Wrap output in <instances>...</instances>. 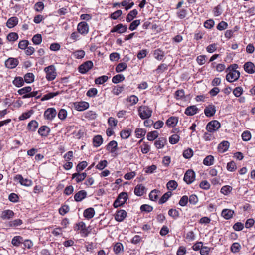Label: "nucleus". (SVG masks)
I'll list each match as a JSON object with an SVG mask.
<instances>
[{"instance_id": "obj_62", "label": "nucleus", "mask_w": 255, "mask_h": 255, "mask_svg": "<svg viewBox=\"0 0 255 255\" xmlns=\"http://www.w3.org/2000/svg\"><path fill=\"white\" fill-rule=\"evenodd\" d=\"M88 164L86 161H82L80 162L76 167L77 172H80L83 170L87 166Z\"/></svg>"}, {"instance_id": "obj_10", "label": "nucleus", "mask_w": 255, "mask_h": 255, "mask_svg": "<svg viewBox=\"0 0 255 255\" xmlns=\"http://www.w3.org/2000/svg\"><path fill=\"white\" fill-rule=\"evenodd\" d=\"M56 115L57 112L53 108L47 109L44 113L45 118L48 120H52L53 119L56 117Z\"/></svg>"}, {"instance_id": "obj_16", "label": "nucleus", "mask_w": 255, "mask_h": 255, "mask_svg": "<svg viewBox=\"0 0 255 255\" xmlns=\"http://www.w3.org/2000/svg\"><path fill=\"white\" fill-rule=\"evenodd\" d=\"M127 216V212L124 210H120L117 212L115 219L116 221L119 222H121L124 220V219Z\"/></svg>"}, {"instance_id": "obj_44", "label": "nucleus", "mask_w": 255, "mask_h": 255, "mask_svg": "<svg viewBox=\"0 0 255 255\" xmlns=\"http://www.w3.org/2000/svg\"><path fill=\"white\" fill-rule=\"evenodd\" d=\"M154 57L158 60H161L162 59L164 56V53L163 51L159 49H156L154 51Z\"/></svg>"}, {"instance_id": "obj_1", "label": "nucleus", "mask_w": 255, "mask_h": 255, "mask_svg": "<svg viewBox=\"0 0 255 255\" xmlns=\"http://www.w3.org/2000/svg\"><path fill=\"white\" fill-rule=\"evenodd\" d=\"M238 65L236 64L230 65L226 70L228 73L226 75V79L230 82H232L239 78V71L236 70Z\"/></svg>"}, {"instance_id": "obj_60", "label": "nucleus", "mask_w": 255, "mask_h": 255, "mask_svg": "<svg viewBox=\"0 0 255 255\" xmlns=\"http://www.w3.org/2000/svg\"><path fill=\"white\" fill-rule=\"evenodd\" d=\"M180 137L177 134H173L169 138V142L172 144L177 143L179 140Z\"/></svg>"}, {"instance_id": "obj_24", "label": "nucleus", "mask_w": 255, "mask_h": 255, "mask_svg": "<svg viewBox=\"0 0 255 255\" xmlns=\"http://www.w3.org/2000/svg\"><path fill=\"white\" fill-rule=\"evenodd\" d=\"M83 215L85 218L91 219L93 218L95 215V210L93 208H89L84 211Z\"/></svg>"}, {"instance_id": "obj_14", "label": "nucleus", "mask_w": 255, "mask_h": 255, "mask_svg": "<svg viewBox=\"0 0 255 255\" xmlns=\"http://www.w3.org/2000/svg\"><path fill=\"white\" fill-rule=\"evenodd\" d=\"M216 112L215 107L213 105H210L204 109V113L207 117L213 116Z\"/></svg>"}, {"instance_id": "obj_61", "label": "nucleus", "mask_w": 255, "mask_h": 255, "mask_svg": "<svg viewBox=\"0 0 255 255\" xmlns=\"http://www.w3.org/2000/svg\"><path fill=\"white\" fill-rule=\"evenodd\" d=\"M122 14V11L121 10H118L112 13L110 17L114 20L118 19Z\"/></svg>"}, {"instance_id": "obj_57", "label": "nucleus", "mask_w": 255, "mask_h": 255, "mask_svg": "<svg viewBox=\"0 0 255 255\" xmlns=\"http://www.w3.org/2000/svg\"><path fill=\"white\" fill-rule=\"evenodd\" d=\"M18 34L15 32H11L7 36V39L9 41H15L18 39Z\"/></svg>"}, {"instance_id": "obj_13", "label": "nucleus", "mask_w": 255, "mask_h": 255, "mask_svg": "<svg viewBox=\"0 0 255 255\" xmlns=\"http://www.w3.org/2000/svg\"><path fill=\"white\" fill-rule=\"evenodd\" d=\"M245 71L249 74H253L255 72V66L251 62H247L244 65Z\"/></svg>"}, {"instance_id": "obj_48", "label": "nucleus", "mask_w": 255, "mask_h": 255, "mask_svg": "<svg viewBox=\"0 0 255 255\" xmlns=\"http://www.w3.org/2000/svg\"><path fill=\"white\" fill-rule=\"evenodd\" d=\"M117 32L120 34L125 32L127 30V25H123V24H119L116 25Z\"/></svg>"}, {"instance_id": "obj_35", "label": "nucleus", "mask_w": 255, "mask_h": 255, "mask_svg": "<svg viewBox=\"0 0 255 255\" xmlns=\"http://www.w3.org/2000/svg\"><path fill=\"white\" fill-rule=\"evenodd\" d=\"M159 192L160 191L156 189L151 191L149 195L150 199L152 201H156L158 197Z\"/></svg>"}, {"instance_id": "obj_59", "label": "nucleus", "mask_w": 255, "mask_h": 255, "mask_svg": "<svg viewBox=\"0 0 255 255\" xmlns=\"http://www.w3.org/2000/svg\"><path fill=\"white\" fill-rule=\"evenodd\" d=\"M168 215L173 218L176 219L179 217V213L176 209H171L168 211Z\"/></svg>"}, {"instance_id": "obj_19", "label": "nucleus", "mask_w": 255, "mask_h": 255, "mask_svg": "<svg viewBox=\"0 0 255 255\" xmlns=\"http://www.w3.org/2000/svg\"><path fill=\"white\" fill-rule=\"evenodd\" d=\"M117 149V142L115 140L110 141L107 146V150L112 153H115Z\"/></svg>"}, {"instance_id": "obj_17", "label": "nucleus", "mask_w": 255, "mask_h": 255, "mask_svg": "<svg viewBox=\"0 0 255 255\" xmlns=\"http://www.w3.org/2000/svg\"><path fill=\"white\" fill-rule=\"evenodd\" d=\"M50 129L47 126H42L40 127L38 130V133L42 136L46 137L50 133Z\"/></svg>"}, {"instance_id": "obj_51", "label": "nucleus", "mask_w": 255, "mask_h": 255, "mask_svg": "<svg viewBox=\"0 0 255 255\" xmlns=\"http://www.w3.org/2000/svg\"><path fill=\"white\" fill-rule=\"evenodd\" d=\"M58 94L59 93L58 92H55V93L51 92V93H47L43 96V97L41 99V100L42 101L48 100L51 99V98H53L54 97L57 96V95H58Z\"/></svg>"}, {"instance_id": "obj_45", "label": "nucleus", "mask_w": 255, "mask_h": 255, "mask_svg": "<svg viewBox=\"0 0 255 255\" xmlns=\"http://www.w3.org/2000/svg\"><path fill=\"white\" fill-rule=\"evenodd\" d=\"M108 79V77L105 75L99 77L95 79V83L96 84H102L106 82Z\"/></svg>"}, {"instance_id": "obj_31", "label": "nucleus", "mask_w": 255, "mask_h": 255, "mask_svg": "<svg viewBox=\"0 0 255 255\" xmlns=\"http://www.w3.org/2000/svg\"><path fill=\"white\" fill-rule=\"evenodd\" d=\"M234 213V211L229 209H224L221 213L222 216L226 219L231 218Z\"/></svg>"}, {"instance_id": "obj_43", "label": "nucleus", "mask_w": 255, "mask_h": 255, "mask_svg": "<svg viewBox=\"0 0 255 255\" xmlns=\"http://www.w3.org/2000/svg\"><path fill=\"white\" fill-rule=\"evenodd\" d=\"M127 102L130 103V105H133L138 102V98L136 96L133 95L127 98Z\"/></svg>"}, {"instance_id": "obj_11", "label": "nucleus", "mask_w": 255, "mask_h": 255, "mask_svg": "<svg viewBox=\"0 0 255 255\" xmlns=\"http://www.w3.org/2000/svg\"><path fill=\"white\" fill-rule=\"evenodd\" d=\"M74 108L79 111H84L89 108V104L86 102H75L74 103Z\"/></svg>"}, {"instance_id": "obj_36", "label": "nucleus", "mask_w": 255, "mask_h": 255, "mask_svg": "<svg viewBox=\"0 0 255 255\" xmlns=\"http://www.w3.org/2000/svg\"><path fill=\"white\" fill-rule=\"evenodd\" d=\"M167 188L169 190H173L178 186L177 183L175 180H170L167 183Z\"/></svg>"}, {"instance_id": "obj_3", "label": "nucleus", "mask_w": 255, "mask_h": 255, "mask_svg": "<svg viewBox=\"0 0 255 255\" xmlns=\"http://www.w3.org/2000/svg\"><path fill=\"white\" fill-rule=\"evenodd\" d=\"M44 71L46 73V78L48 81H52L55 79L57 73L54 65H50L45 67Z\"/></svg>"}, {"instance_id": "obj_23", "label": "nucleus", "mask_w": 255, "mask_h": 255, "mask_svg": "<svg viewBox=\"0 0 255 255\" xmlns=\"http://www.w3.org/2000/svg\"><path fill=\"white\" fill-rule=\"evenodd\" d=\"M198 108L195 105L188 107L185 111V114L188 116H193L197 113Z\"/></svg>"}, {"instance_id": "obj_39", "label": "nucleus", "mask_w": 255, "mask_h": 255, "mask_svg": "<svg viewBox=\"0 0 255 255\" xmlns=\"http://www.w3.org/2000/svg\"><path fill=\"white\" fill-rule=\"evenodd\" d=\"M32 41L35 45H39L42 41V36L40 34H37L33 36Z\"/></svg>"}, {"instance_id": "obj_34", "label": "nucleus", "mask_w": 255, "mask_h": 255, "mask_svg": "<svg viewBox=\"0 0 255 255\" xmlns=\"http://www.w3.org/2000/svg\"><path fill=\"white\" fill-rule=\"evenodd\" d=\"M13 84L17 87H21L24 84L23 79L21 77H16L13 81Z\"/></svg>"}, {"instance_id": "obj_47", "label": "nucleus", "mask_w": 255, "mask_h": 255, "mask_svg": "<svg viewBox=\"0 0 255 255\" xmlns=\"http://www.w3.org/2000/svg\"><path fill=\"white\" fill-rule=\"evenodd\" d=\"M140 20H134L130 23L129 27V29L131 31H133L137 28V27L140 25Z\"/></svg>"}, {"instance_id": "obj_29", "label": "nucleus", "mask_w": 255, "mask_h": 255, "mask_svg": "<svg viewBox=\"0 0 255 255\" xmlns=\"http://www.w3.org/2000/svg\"><path fill=\"white\" fill-rule=\"evenodd\" d=\"M121 5L125 7L126 10H128L134 5V2H130V0H125L121 3Z\"/></svg>"}, {"instance_id": "obj_53", "label": "nucleus", "mask_w": 255, "mask_h": 255, "mask_svg": "<svg viewBox=\"0 0 255 255\" xmlns=\"http://www.w3.org/2000/svg\"><path fill=\"white\" fill-rule=\"evenodd\" d=\"M127 65L126 63H120L116 67V71L118 73L122 72L127 68Z\"/></svg>"}, {"instance_id": "obj_64", "label": "nucleus", "mask_w": 255, "mask_h": 255, "mask_svg": "<svg viewBox=\"0 0 255 255\" xmlns=\"http://www.w3.org/2000/svg\"><path fill=\"white\" fill-rule=\"evenodd\" d=\"M44 8V5L42 2H38L34 5L35 10L38 12L42 11Z\"/></svg>"}, {"instance_id": "obj_27", "label": "nucleus", "mask_w": 255, "mask_h": 255, "mask_svg": "<svg viewBox=\"0 0 255 255\" xmlns=\"http://www.w3.org/2000/svg\"><path fill=\"white\" fill-rule=\"evenodd\" d=\"M103 138L101 135H96L93 139L94 146L98 147L100 146L103 143Z\"/></svg>"}, {"instance_id": "obj_18", "label": "nucleus", "mask_w": 255, "mask_h": 255, "mask_svg": "<svg viewBox=\"0 0 255 255\" xmlns=\"http://www.w3.org/2000/svg\"><path fill=\"white\" fill-rule=\"evenodd\" d=\"M87 196V192L85 190H80L74 195V199L77 202L81 201Z\"/></svg>"}, {"instance_id": "obj_42", "label": "nucleus", "mask_w": 255, "mask_h": 255, "mask_svg": "<svg viewBox=\"0 0 255 255\" xmlns=\"http://www.w3.org/2000/svg\"><path fill=\"white\" fill-rule=\"evenodd\" d=\"M125 77L124 75L122 74H118L113 77L112 81L114 83L117 84L123 81Z\"/></svg>"}, {"instance_id": "obj_9", "label": "nucleus", "mask_w": 255, "mask_h": 255, "mask_svg": "<svg viewBox=\"0 0 255 255\" xmlns=\"http://www.w3.org/2000/svg\"><path fill=\"white\" fill-rule=\"evenodd\" d=\"M77 30L80 34L85 35L89 32V26L86 22H81L78 24Z\"/></svg>"}, {"instance_id": "obj_33", "label": "nucleus", "mask_w": 255, "mask_h": 255, "mask_svg": "<svg viewBox=\"0 0 255 255\" xmlns=\"http://www.w3.org/2000/svg\"><path fill=\"white\" fill-rule=\"evenodd\" d=\"M124 89V86L117 85L116 86H114L113 88L112 92L113 94H114L115 95H118L120 93H122V92L123 91Z\"/></svg>"}, {"instance_id": "obj_22", "label": "nucleus", "mask_w": 255, "mask_h": 255, "mask_svg": "<svg viewBox=\"0 0 255 255\" xmlns=\"http://www.w3.org/2000/svg\"><path fill=\"white\" fill-rule=\"evenodd\" d=\"M14 216V212L10 210H5L2 212L1 218L3 220L9 219Z\"/></svg>"}, {"instance_id": "obj_20", "label": "nucleus", "mask_w": 255, "mask_h": 255, "mask_svg": "<svg viewBox=\"0 0 255 255\" xmlns=\"http://www.w3.org/2000/svg\"><path fill=\"white\" fill-rule=\"evenodd\" d=\"M178 121V119L177 117L172 116L167 119L166 124L169 127L173 128L176 126Z\"/></svg>"}, {"instance_id": "obj_55", "label": "nucleus", "mask_w": 255, "mask_h": 255, "mask_svg": "<svg viewBox=\"0 0 255 255\" xmlns=\"http://www.w3.org/2000/svg\"><path fill=\"white\" fill-rule=\"evenodd\" d=\"M241 136L244 141H247L250 140L251 138V134L249 131L246 130L243 132Z\"/></svg>"}, {"instance_id": "obj_50", "label": "nucleus", "mask_w": 255, "mask_h": 255, "mask_svg": "<svg viewBox=\"0 0 255 255\" xmlns=\"http://www.w3.org/2000/svg\"><path fill=\"white\" fill-rule=\"evenodd\" d=\"M22 221L21 219H17L9 222V226L11 227H15L21 225L22 224Z\"/></svg>"}, {"instance_id": "obj_54", "label": "nucleus", "mask_w": 255, "mask_h": 255, "mask_svg": "<svg viewBox=\"0 0 255 255\" xmlns=\"http://www.w3.org/2000/svg\"><path fill=\"white\" fill-rule=\"evenodd\" d=\"M67 116V111L63 109H61L58 114V118L61 120H65Z\"/></svg>"}, {"instance_id": "obj_28", "label": "nucleus", "mask_w": 255, "mask_h": 255, "mask_svg": "<svg viewBox=\"0 0 255 255\" xmlns=\"http://www.w3.org/2000/svg\"><path fill=\"white\" fill-rule=\"evenodd\" d=\"M38 126V124L35 120H32L30 121L27 126V128L29 130L31 131H35L36 129Z\"/></svg>"}, {"instance_id": "obj_37", "label": "nucleus", "mask_w": 255, "mask_h": 255, "mask_svg": "<svg viewBox=\"0 0 255 255\" xmlns=\"http://www.w3.org/2000/svg\"><path fill=\"white\" fill-rule=\"evenodd\" d=\"M158 136V131L155 130L148 132L147 135V138L149 141H153Z\"/></svg>"}, {"instance_id": "obj_8", "label": "nucleus", "mask_w": 255, "mask_h": 255, "mask_svg": "<svg viewBox=\"0 0 255 255\" xmlns=\"http://www.w3.org/2000/svg\"><path fill=\"white\" fill-rule=\"evenodd\" d=\"M76 226L77 227V229L80 230V233L82 237H87L90 232L88 229L86 228V225L83 222L78 223L76 224Z\"/></svg>"}, {"instance_id": "obj_2", "label": "nucleus", "mask_w": 255, "mask_h": 255, "mask_svg": "<svg viewBox=\"0 0 255 255\" xmlns=\"http://www.w3.org/2000/svg\"><path fill=\"white\" fill-rule=\"evenodd\" d=\"M138 115L141 119L144 120L149 118L152 113V110L146 106H141L138 109Z\"/></svg>"}, {"instance_id": "obj_49", "label": "nucleus", "mask_w": 255, "mask_h": 255, "mask_svg": "<svg viewBox=\"0 0 255 255\" xmlns=\"http://www.w3.org/2000/svg\"><path fill=\"white\" fill-rule=\"evenodd\" d=\"M32 88L30 86H27L23 87L20 89H19L18 90V93L19 95H23V94H26L29 93L31 91Z\"/></svg>"}, {"instance_id": "obj_58", "label": "nucleus", "mask_w": 255, "mask_h": 255, "mask_svg": "<svg viewBox=\"0 0 255 255\" xmlns=\"http://www.w3.org/2000/svg\"><path fill=\"white\" fill-rule=\"evenodd\" d=\"M193 155V150L191 148H188L183 152V155L184 158L189 159L191 158Z\"/></svg>"}, {"instance_id": "obj_12", "label": "nucleus", "mask_w": 255, "mask_h": 255, "mask_svg": "<svg viewBox=\"0 0 255 255\" xmlns=\"http://www.w3.org/2000/svg\"><path fill=\"white\" fill-rule=\"evenodd\" d=\"M18 63V60L16 58H9L6 60L5 64L8 68L13 69L17 66Z\"/></svg>"}, {"instance_id": "obj_25", "label": "nucleus", "mask_w": 255, "mask_h": 255, "mask_svg": "<svg viewBox=\"0 0 255 255\" xmlns=\"http://www.w3.org/2000/svg\"><path fill=\"white\" fill-rule=\"evenodd\" d=\"M138 14V11L136 9H133L130 11L126 17L127 22H131Z\"/></svg>"}, {"instance_id": "obj_30", "label": "nucleus", "mask_w": 255, "mask_h": 255, "mask_svg": "<svg viewBox=\"0 0 255 255\" xmlns=\"http://www.w3.org/2000/svg\"><path fill=\"white\" fill-rule=\"evenodd\" d=\"M214 158L212 155L206 156L203 160V164L206 166L212 165L214 164Z\"/></svg>"}, {"instance_id": "obj_46", "label": "nucleus", "mask_w": 255, "mask_h": 255, "mask_svg": "<svg viewBox=\"0 0 255 255\" xmlns=\"http://www.w3.org/2000/svg\"><path fill=\"white\" fill-rule=\"evenodd\" d=\"M22 241V237L19 236H15L11 241V243L13 246H18Z\"/></svg>"}, {"instance_id": "obj_56", "label": "nucleus", "mask_w": 255, "mask_h": 255, "mask_svg": "<svg viewBox=\"0 0 255 255\" xmlns=\"http://www.w3.org/2000/svg\"><path fill=\"white\" fill-rule=\"evenodd\" d=\"M79 172H78L73 174L72 176V178L75 179V180L77 183H79L84 180Z\"/></svg>"}, {"instance_id": "obj_63", "label": "nucleus", "mask_w": 255, "mask_h": 255, "mask_svg": "<svg viewBox=\"0 0 255 255\" xmlns=\"http://www.w3.org/2000/svg\"><path fill=\"white\" fill-rule=\"evenodd\" d=\"M123 248V245L121 243H117L114 247V251L116 254H118L122 251Z\"/></svg>"}, {"instance_id": "obj_26", "label": "nucleus", "mask_w": 255, "mask_h": 255, "mask_svg": "<svg viewBox=\"0 0 255 255\" xmlns=\"http://www.w3.org/2000/svg\"><path fill=\"white\" fill-rule=\"evenodd\" d=\"M18 18L16 17H12L9 18L7 22V26L8 28H13L18 23Z\"/></svg>"}, {"instance_id": "obj_15", "label": "nucleus", "mask_w": 255, "mask_h": 255, "mask_svg": "<svg viewBox=\"0 0 255 255\" xmlns=\"http://www.w3.org/2000/svg\"><path fill=\"white\" fill-rule=\"evenodd\" d=\"M229 142L227 141H223L218 146V151L220 153H224L228 150L229 147Z\"/></svg>"}, {"instance_id": "obj_4", "label": "nucleus", "mask_w": 255, "mask_h": 255, "mask_svg": "<svg viewBox=\"0 0 255 255\" xmlns=\"http://www.w3.org/2000/svg\"><path fill=\"white\" fill-rule=\"evenodd\" d=\"M128 199V196L127 193H121L114 201L113 206L114 208H117L120 206H122L126 202Z\"/></svg>"}, {"instance_id": "obj_52", "label": "nucleus", "mask_w": 255, "mask_h": 255, "mask_svg": "<svg viewBox=\"0 0 255 255\" xmlns=\"http://www.w3.org/2000/svg\"><path fill=\"white\" fill-rule=\"evenodd\" d=\"M232 190V187L228 185H226L222 187V188L221 189L220 191L222 194L227 195H228L231 192Z\"/></svg>"}, {"instance_id": "obj_5", "label": "nucleus", "mask_w": 255, "mask_h": 255, "mask_svg": "<svg viewBox=\"0 0 255 255\" xmlns=\"http://www.w3.org/2000/svg\"><path fill=\"white\" fill-rule=\"evenodd\" d=\"M220 127V123L217 120H213L208 123L206 128L210 132L217 131Z\"/></svg>"}, {"instance_id": "obj_40", "label": "nucleus", "mask_w": 255, "mask_h": 255, "mask_svg": "<svg viewBox=\"0 0 255 255\" xmlns=\"http://www.w3.org/2000/svg\"><path fill=\"white\" fill-rule=\"evenodd\" d=\"M34 75L32 73H28L24 76V81L27 83H30L34 81Z\"/></svg>"}, {"instance_id": "obj_38", "label": "nucleus", "mask_w": 255, "mask_h": 255, "mask_svg": "<svg viewBox=\"0 0 255 255\" xmlns=\"http://www.w3.org/2000/svg\"><path fill=\"white\" fill-rule=\"evenodd\" d=\"M172 193L171 191H168L165 193L160 198L159 201V203L162 204L166 202L169 198L171 196Z\"/></svg>"}, {"instance_id": "obj_7", "label": "nucleus", "mask_w": 255, "mask_h": 255, "mask_svg": "<svg viewBox=\"0 0 255 255\" xmlns=\"http://www.w3.org/2000/svg\"><path fill=\"white\" fill-rule=\"evenodd\" d=\"M195 179V173L192 170H188L185 173L184 181L188 184L192 183Z\"/></svg>"}, {"instance_id": "obj_6", "label": "nucleus", "mask_w": 255, "mask_h": 255, "mask_svg": "<svg viewBox=\"0 0 255 255\" xmlns=\"http://www.w3.org/2000/svg\"><path fill=\"white\" fill-rule=\"evenodd\" d=\"M93 66V63L91 61H87L79 67V72L82 74H85L89 71Z\"/></svg>"}, {"instance_id": "obj_41", "label": "nucleus", "mask_w": 255, "mask_h": 255, "mask_svg": "<svg viewBox=\"0 0 255 255\" xmlns=\"http://www.w3.org/2000/svg\"><path fill=\"white\" fill-rule=\"evenodd\" d=\"M135 136L137 138H142L146 134V130L143 128H137L135 131Z\"/></svg>"}, {"instance_id": "obj_21", "label": "nucleus", "mask_w": 255, "mask_h": 255, "mask_svg": "<svg viewBox=\"0 0 255 255\" xmlns=\"http://www.w3.org/2000/svg\"><path fill=\"white\" fill-rule=\"evenodd\" d=\"M145 188L142 184L137 185L134 188V192L138 196L143 195L145 192Z\"/></svg>"}, {"instance_id": "obj_32", "label": "nucleus", "mask_w": 255, "mask_h": 255, "mask_svg": "<svg viewBox=\"0 0 255 255\" xmlns=\"http://www.w3.org/2000/svg\"><path fill=\"white\" fill-rule=\"evenodd\" d=\"M165 142L166 139L165 138H160L155 142L154 145L157 148L161 149L164 147Z\"/></svg>"}]
</instances>
